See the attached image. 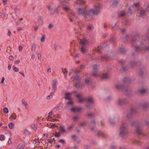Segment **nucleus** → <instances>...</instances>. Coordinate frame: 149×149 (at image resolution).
Returning a JSON list of instances; mask_svg holds the SVG:
<instances>
[{
	"instance_id": "nucleus-42",
	"label": "nucleus",
	"mask_w": 149,
	"mask_h": 149,
	"mask_svg": "<svg viewBox=\"0 0 149 149\" xmlns=\"http://www.w3.org/2000/svg\"><path fill=\"white\" fill-rule=\"evenodd\" d=\"M3 112L6 113H7L8 112V110L6 107H4L3 109Z\"/></svg>"
},
{
	"instance_id": "nucleus-26",
	"label": "nucleus",
	"mask_w": 149,
	"mask_h": 149,
	"mask_svg": "<svg viewBox=\"0 0 149 149\" xmlns=\"http://www.w3.org/2000/svg\"><path fill=\"white\" fill-rule=\"evenodd\" d=\"M60 132L62 133H63L65 132V130L64 126H61L60 127Z\"/></svg>"
},
{
	"instance_id": "nucleus-40",
	"label": "nucleus",
	"mask_w": 149,
	"mask_h": 149,
	"mask_svg": "<svg viewBox=\"0 0 149 149\" xmlns=\"http://www.w3.org/2000/svg\"><path fill=\"white\" fill-rule=\"evenodd\" d=\"M72 138L74 141H76L77 137V136L75 135H73L71 136Z\"/></svg>"
},
{
	"instance_id": "nucleus-48",
	"label": "nucleus",
	"mask_w": 149,
	"mask_h": 149,
	"mask_svg": "<svg viewBox=\"0 0 149 149\" xmlns=\"http://www.w3.org/2000/svg\"><path fill=\"white\" fill-rule=\"evenodd\" d=\"M131 66L132 67H134L136 65V63L133 61H131L130 63Z\"/></svg>"
},
{
	"instance_id": "nucleus-13",
	"label": "nucleus",
	"mask_w": 149,
	"mask_h": 149,
	"mask_svg": "<svg viewBox=\"0 0 149 149\" xmlns=\"http://www.w3.org/2000/svg\"><path fill=\"white\" fill-rule=\"evenodd\" d=\"M97 135L99 136H102V137L106 138L107 137V135L106 134H104L101 131H99L97 133Z\"/></svg>"
},
{
	"instance_id": "nucleus-27",
	"label": "nucleus",
	"mask_w": 149,
	"mask_h": 149,
	"mask_svg": "<svg viewBox=\"0 0 149 149\" xmlns=\"http://www.w3.org/2000/svg\"><path fill=\"white\" fill-rule=\"evenodd\" d=\"M86 115L89 118L94 117L95 116L94 114L93 113H87L86 114Z\"/></svg>"
},
{
	"instance_id": "nucleus-43",
	"label": "nucleus",
	"mask_w": 149,
	"mask_h": 149,
	"mask_svg": "<svg viewBox=\"0 0 149 149\" xmlns=\"http://www.w3.org/2000/svg\"><path fill=\"white\" fill-rule=\"evenodd\" d=\"M69 101L67 102V104L68 105H72L73 104V102L71 100H69Z\"/></svg>"
},
{
	"instance_id": "nucleus-20",
	"label": "nucleus",
	"mask_w": 149,
	"mask_h": 149,
	"mask_svg": "<svg viewBox=\"0 0 149 149\" xmlns=\"http://www.w3.org/2000/svg\"><path fill=\"white\" fill-rule=\"evenodd\" d=\"M25 146V143L19 144L17 148V149H23Z\"/></svg>"
},
{
	"instance_id": "nucleus-24",
	"label": "nucleus",
	"mask_w": 149,
	"mask_h": 149,
	"mask_svg": "<svg viewBox=\"0 0 149 149\" xmlns=\"http://www.w3.org/2000/svg\"><path fill=\"white\" fill-rule=\"evenodd\" d=\"M38 20L39 23L41 24H42L43 23V20L42 17L41 16H39L38 18Z\"/></svg>"
},
{
	"instance_id": "nucleus-47",
	"label": "nucleus",
	"mask_w": 149,
	"mask_h": 149,
	"mask_svg": "<svg viewBox=\"0 0 149 149\" xmlns=\"http://www.w3.org/2000/svg\"><path fill=\"white\" fill-rule=\"evenodd\" d=\"M74 108L76 112H79L81 109V108L79 107H75Z\"/></svg>"
},
{
	"instance_id": "nucleus-17",
	"label": "nucleus",
	"mask_w": 149,
	"mask_h": 149,
	"mask_svg": "<svg viewBox=\"0 0 149 149\" xmlns=\"http://www.w3.org/2000/svg\"><path fill=\"white\" fill-rule=\"evenodd\" d=\"M71 95V93H65V99H68V100L71 99L70 98V95Z\"/></svg>"
},
{
	"instance_id": "nucleus-11",
	"label": "nucleus",
	"mask_w": 149,
	"mask_h": 149,
	"mask_svg": "<svg viewBox=\"0 0 149 149\" xmlns=\"http://www.w3.org/2000/svg\"><path fill=\"white\" fill-rule=\"evenodd\" d=\"M141 107L143 109H146L148 107H149V103L148 102H144L141 105Z\"/></svg>"
},
{
	"instance_id": "nucleus-60",
	"label": "nucleus",
	"mask_w": 149,
	"mask_h": 149,
	"mask_svg": "<svg viewBox=\"0 0 149 149\" xmlns=\"http://www.w3.org/2000/svg\"><path fill=\"white\" fill-rule=\"evenodd\" d=\"M6 15L4 12H3L1 14V16L2 18H4L5 17Z\"/></svg>"
},
{
	"instance_id": "nucleus-31",
	"label": "nucleus",
	"mask_w": 149,
	"mask_h": 149,
	"mask_svg": "<svg viewBox=\"0 0 149 149\" xmlns=\"http://www.w3.org/2000/svg\"><path fill=\"white\" fill-rule=\"evenodd\" d=\"M16 117V115L15 113H13L12 114L9 118L10 119L13 118V119H15Z\"/></svg>"
},
{
	"instance_id": "nucleus-32",
	"label": "nucleus",
	"mask_w": 149,
	"mask_h": 149,
	"mask_svg": "<svg viewBox=\"0 0 149 149\" xmlns=\"http://www.w3.org/2000/svg\"><path fill=\"white\" fill-rule=\"evenodd\" d=\"M119 52L122 54H124L125 52V50L123 48H122L119 49Z\"/></svg>"
},
{
	"instance_id": "nucleus-55",
	"label": "nucleus",
	"mask_w": 149,
	"mask_h": 149,
	"mask_svg": "<svg viewBox=\"0 0 149 149\" xmlns=\"http://www.w3.org/2000/svg\"><path fill=\"white\" fill-rule=\"evenodd\" d=\"M85 100H86V98H81L79 100V102L80 103H82Z\"/></svg>"
},
{
	"instance_id": "nucleus-56",
	"label": "nucleus",
	"mask_w": 149,
	"mask_h": 149,
	"mask_svg": "<svg viewBox=\"0 0 149 149\" xmlns=\"http://www.w3.org/2000/svg\"><path fill=\"white\" fill-rule=\"evenodd\" d=\"M62 72L65 74H67L68 73V71L66 70V69H62Z\"/></svg>"
},
{
	"instance_id": "nucleus-51",
	"label": "nucleus",
	"mask_w": 149,
	"mask_h": 149,
	"mask_svg": "<svg viewBox=\"0 0 149 149\" xmlns=\"http://www.w3.org/2000/svg\"><path fill=\"white\" fill-rule=\"evenodd\" d=\"M115 40V38L114 37H111L110 40V42H113Z\"/></svg>"
},
{
	"instance_id": "nucleus-9",
	"label": "nucleus",
	"mask_w": 149,
	"mask_h": 149,
	"mask_svg": "<svg viewBox=\"0 0 149 149\" xmlns=\"http://www.w3.org/2000/svg\"><path fill=\"white\" fill-rule=\"evenodd\" d=\"M137 134L139 135H142L144 136V134L142 132V130L141 128L139 126H137L136 127L135 130Z\"/></svg>"
},
{
	"instance_id": "nucleus-12",
	"label": "nucleus",
	"mask_w": 149,
	"mask_h": 149,
	"mask_svg": "<svg viewBox=\"0 0 149 149\" xmlns=\"http://www.w3.org/2000/svg\"><path fill=\"white\" fill-rule=\"evenodd\" d=\"M81 51L83 53H86L88 52V49L86 46H81Z\"/></svg>"
},
{
	"instance_id": "nucleus-54",
	"label": "nucleus",
	"mask_w": 149,
	"mask_h": 149,
	"mask_svg": "<svg viewBox=\"0 0 149 149\" xmlns=\"http://www.w3.org/2000/svg\"><path fill=\"white\" fill-rule=\"evenodd\" d=\"M61 3L62 4L67 3V2L66 0H59Z\"/></svg>"
},
{
	"instance_id": "nucleus-4",
	"label": "nucleus",
	"mask_w": 149,
	"mask_h": 149,
	"mask_svg": "<svg viewBox=\"0 0 149 149\" xmlns=\"http://www.w3.org/2000/svg\"><path fill=\"white\" fill-rule=\"evenodd\" d=\"M86 100L87 102L86 105V108H88L91 106L92 104L94 103V101L93 98L92 97H89L86 98Z\"/></svg>"
},
{
	"instance_id": "nucleus-15",
	"label": "nucleus",
	"mask_w": 149,
	"mask_h": 149,
	"mask_svg": "<svg viewBox=\"0 0 149 149\" xmlns=\"http://www.w3.org/2000/svg\"><path fill=\"white\" fill-rule=\"evenodd\" d=\"M148 89L147 88L143 89L138 91V92L141 94H143L148 92Z\"/></svg>"
},
{
	"instance_id": "nucleus-35",
	"label": "nucleus",
	"mask_w": 149,
	"mask_h": 149,
	"mask_svg": "<svg viewBox=\"0 0 149 149\" xmlns=\"http://www.w3.org/2000/svg\"><path fill=\"white\" fill-rule=\"evenodd\" d=\"M93 27L92 25H88L87 26V29L89 31H91Z\"/></svg>"
},
{
	"instance_id": "nucleus-46",
	"label": "nucleus",
	"mask_w": 149,
	"mask_h": 149,
	"mask_svg": "<svg viewBox=\"0 0 149 149\" xmlns=\"http://www.w3.org/2000/svg\"><path fill=\"white\" fill-rule=\"evenodd\" d=\"M61 136L59 132H56L55 133L54 136L56 137H58Z\"/></svg>"
},
{
	"instance_id": "nucleus-25",
	"label": "nucleus",
	"mask_w": 149,
	"mask_h": 149,
	"mask_svg": "<svg viewBox=\"0 0 149 149\" xmlns=\"http://www.w3.org/2000/svg\"><path fill=\"white\" fill-rule=\"evenodd\" d=\"M109 58V56H102L101 57V59L103 61L107 60Z\"/></svg>"
},
{
	"instance_id": "nucleus-21",
	"label": "nucleus",
	"mask_w": 149,
	"mask_h": 149,
	"mask_svg": "<svg viewBox=\"0 0 149 149\" xmlns=\"http://www.w3.org/2000/svg\"><path fill=\"white\" fill-rule=\"evenodd\" d=\"M76 3L77 4L80 5H83L85 3V2L82 0H77Z\"/></svg>"
},
{
	"instance_id": "nucleus-62",
	"label": "nucleus",
	"mask_w": 149,
	"mask_h": 149,
	"mask_svg": "<svg viewBox=\"0 0 149 149\" xmlns=\"http://www.w3.org/2000/svg\"><path fill=\"white\" fill-rule=\"evenodd\" d=\"M13 70L15 72H18L19 71V68L17 67H14Z\"/></svg>"
},
{
	"instance_id": "nucleus-37",
	"label": "nucleus",
	"mask_w": 149,
	"mask_h": 149,
	"mask_svg": "<svg viewBox=\"0 0 149 149\" xmlns=\"http://www.w3.org/2000/svg\"><path fill=\"white\" fill-rule=\"evenodd\" d=\"M9 127L11 129H12L14 127V125L13 123H10L8 125Z\"/></svg>"
},
{
	"instance_id": "nucleus-29",
	"label": "nucleus",
	"mask_w": 149,
	"mask_h": 149,
	"mask_svg": "<svg viewBox=\"0 0 149 149\" xmlns=\"http://www.w3.org/2000/svg\"><path fill=\"white\" fill-rule=\"evenodd\" d=\"M54 93H51L49 95L47 96V100H49L51 98H52V96L54 95Z\"/></svg>"
},
{
	"instance_id": "nucleus-33",
	"label": "nucleus",
	"mask_w": 149,
	"mask_h": 149,
	"mask_svg": "<svg viewBox=\"0 0 149 149\" xmlns=\"http://www.w3.org/2000/svg\"><path fill=\"white\" fill-rule=\"evenodd\" d=\"M123 81L125 82L130 83V79L127 78H125L123 79Z\"/></svg>"
},
{
	"instance_id": "nucleus-30",
	"label": "nucleus",
	"mask_w": 149,
	"mask_h": 149,
	"mask_svg": "<svg viewBox=\"0 0 149 149\" xmlns=\"http://www.w3.org/2000/svg\"><path fill=\"white\" fill-rule=\"evenodd\" d=\"M31 126L33 130H36L37 129V125L33 124L31 125Z\"/></svg>"
},
{
	"instance_id": "nucleus-49",
	"label": "nucleus",
	"mask_w": 149,
	"mask_h": 149,
	"mask_svg": "<svg viewBox=\"0 0 149 149\" xmlns=\"http://www.w3.org/2000/svg\"><path fill=\"white\" fill-rule=\"evenodd\" d=\"M45 36L44 35H42V38L41 39V41L42 42H43L45 41Z\"/></svg>"
},
{
	"instance_id": "nucleus-64",
	"label": "nucleus",
	"mask_w": 149,
	"mask_h": 149,
	"mask_svg": "<svg viewBox=\"0 0 149 149\" xmlns=\"http://www.w3.org/2000/svg\"><path fill=\"white\" fill-rule=\"evenodd\" d=\"M102 49V47L101 46H98L97 50L98 52H100L101 50Z\"/></svg>"
},
{
	"instance_id": "nucleus-61",
	"label": "nucleus",
	"mask_w": 149,
	"mask_h": 149,
	"mask_svg": "<svg viewBox=\"0 0 149 149\" xmlns=\"http://www.w3.org/2000/svg\"><path fill=\"white\" fill-rule=\"evenodd\" d=\"M24 133L25 134H28L29 133V131L27 129H25L24 130Z\"/></svg>"
},
{
	"instance_id": "nucleus-57",
	"label": "nucleus",
	"mask_w": 149,
	"mask_h": 149,
	"mask_svg": "<svg viewBox=\"0 0 149 149\" xmlns=\"http://www.w3.org/2000/svg\"><path fill=\"white\" fill-rule=\"evenodd\" d=\"M73 119L74 121H76L78 119V117L77 116H75L73 117Z\"/></svg>"
},
{
	"instance_id": "nucleus-23",
	"label": "nucleus",
	"mask_w": 149,
	"mask_h": 149,
	"mask_svg": "<svg viewBox=\"0 0 149 149\" xmlns=\"http://www.w3.org/2000/svg\"><path fill=\"white\" fill-rule=\"evenodd\" d=\"M63 9L66 12H68L71 10L70 7L68 6L63 7Z\"/></svg>"
},
{
	"instance_id": "nucleus-36",
	"label": "nucleus",
	"mask_w": 149,
	"mask_h": 149,
	"mask_svg": "<svg viewBox=\"0 0 149 149\" xmlns=\"http://www.w3.org/2000/svg\"><path fill=\"white\" fill-rule=\"evenodd\" d=\"M118 3L119 2L118 1H114L112 3V5L114 6H115L118 4Z\"/></svg>"
},
{
	"instance_id": "nucleus-52",
	"label": "nucleus",
	"mask_w": 149,
	"mask_h": 149,
	"mask_svg": "<svg viewBox=\"0 0 149 149\" xmlns=\"http://www.w3.org/2000/svg\"><path fill=\"white\" fill-rule=\"evenodd\" d=\"M4 139V136L3 135H1L0 136V140L3 141Z\"/></svg>"
},
{
	"instance_id": "nucleus-34",
	"label": "nucleus",
	"mask_w": 149,
	"mask_h": 149,
	"mask_svg": "<svg viewBox=\"0 0 149 149\" xmlns=\"http://www.w3.org/2000/svg\"><path fill=\"white\" fill-rule=\"evenodd\" d=\"M36 46L35 45H33L31 47V51L33 52H35L36 51Z\"/></svg>"
},
{
	"instance_id": "nucleus-3",
	"label": "nucleus",
	"mask_w": 149,
	"mask_h": 149,
	"mask_svg": "<svg viewBox=\"0 0 149 149\" xmlns=\"http://www.w3.org/2000/svg\"><path fill=\"white\" fill-rule=\"evenodd\" d=\"M116 88L117 90H122L124 91L126 95L128 94V93L130 91L127 88H125L123 85L118 84L116 85Z\"/></svg>"
},
{
	"instance_id": "nucleus-18",
	"label": "nucleus",
	"mask_w": 149,
	"mask_h": 149,
	"mask_svg": "<svg viewBox=\"0 0 149 149\" xmlns=\"http://www.w3.org/2000/svg\"><path fill=\"white\" fill-rule=\"evenodd\" d=\"M69 17L74 18L76 17L75 13L73 11H71L68 15Z\"/></svg>"
},
{
	"instance_id": "nucleus-2",
	"label": "nucleus",
	"mask_w": 149,
	"mask_h": 149,
	"mask_svg": "<svg viewBox=\"0 0 149 149\" xmlns=\"http://www.w3.org/2000/svg\"><path fill=\"white\" fill-rule=\"evenodd\" d=\"M127 124L125 123H123L120 128L119 136L121 137H124L128 134L127 129Z\"/></svg>"
},
{
	"instance_id": "nucleus-14",
	"label": "nucleus",
	"mask_w": 149,
	"mask_h": 149,
	"mask_svg": "<svg viewBox=\"0 0 149 149\" xmlns=\"http://www.w3.org/2000/svg\"><path fill=\"white\" fill-rule=\"evenodd\" d=\"M83 84H81L79 81H78V82H77L75 84V86L78 88H81L83 87Z\"/></svg>"
},
{
	"instance_id": "nucleus-28",
	"label": "nucleus",
	"mask_w": 149,
	"mask_h": 149,
	"mask_svg": "<svg viewBox=\"0 0 149 149\" xmlns=\"http://www.w3.org/2000/svg\"><path fill=\"white\" fill-rule=\"evenodd\" d=\"M22 104H24V106L27 108V107L28 106V104L26 101H25L24 99H23L22 100Z\"/></svg>"
},
{
	"instance_id": "nucleus-59",
	"label": "nucleus",
	"mask_w": 149,
	"mask_h": 149,
	"mask_svg": "<svg viewBox=\"0 0 149 149\" xmlns=\"http://www.w3.org/2000/svg\"><path fill=\"white\" fill-rule=\"evenodd\" d=\"M143 74V70H142L141 69H140V71L139 72V75L141 76Z\"/></svg>"
},
{
	"instance_id": "nucleus-45",
	"label": "nucleus",
	"mask_w": 149,
	"mask_h": 149,
	"mask_svg": "<svg viewBox=\"0 0 149 149\" xmlns=\"http://www.w3.org/2000/svg\"><path fill=\"white\" fill-rule=\"evenodd\" d=\"M125 15V13L124 12L121 13L119 15V17H123Z\"/></svg>"
},
{
	"instance_id": "nucleus-63",
	"label": "nucleus",
	"mask_w": 149,
	"mask_h": 149,
	"mask_svg": "<svg viewBox=\"0 0 149 149\" xmlns=\"http://www.w3.org/2000/svg\"><path fill=\"white\" fill-rule=\"evenodd\" d=\"M19 51H21L23 49V47L21 45H19Z\"/></svg>"
},
{
	"instance_id": "nucleus-50",
	"label": "nucleus",
	"mask_w": 149,
	"mask_h": 149,
	"mask_svg": "<svg viewBox=\"0 0 149 149\" xmlns=\"http://www.w3.org/2000/svg\"><path fill=\"white\" fill-rule=\"evenodd\" d=\"M90 81L89 79H87L85 80V83L86 84H88L90 83Z\"/></svg>"
},
{
	"instance_id": "nucleus-44",
	"label": "nucleus",
	"mask_w": 149,
	"mask_h": 149,
	"mask_svg": "<svg viewBox=\"0 0 149 149\" xmlns=\"http://www.w3.org/2000/svg\"><path fill=\"white\" fill-rule=\"evenodd\" d=\"M86 124V122H81L80 123L79 127H82L84 125Z\"/></svg>"
},
{
	"instance_id": "nucleus-10",
	"label": "nucleus",
	"mask_w": 149,
	"mask_h": 149,
	"mask_svg": "<svg viewBox=\"0 0 149 149\" xmlns=\"http://www.w3.org/2000/svg\"><path fill=\"white\" fill-rule=\"evenodd\" d=\"M57 81L56 79L52 81V85L54 91H56L57 90Z\"/></svg>"
},
{
	"instance_id": "nucleus-1",
	"label": "nucleus",
	"mask_w": 149,
	"mask_h": 149,
	"mask_svg": "<svg viewBox=\"0 0 149 149\" xmlns=\"http://www.w3.org/2000/svg\"><path fill=\"white\" fill-rule=\"evenodd\" d=\"M101 10V5L98 4L95 6L94 10L91 9L88 11H86L85 9L79 8L77 9V13L79 15L84 16L85 19L88 18L91 19V16L97 15L99 13Z\"/></svg>"
},
{
	"instance_id": "nucleus-8",
	"label": "nucleus",
	"mask_w": 149,
	"mask_h": 149,
	"mask_svg": "<svg viewBox=\"0 0 149 149\" xmlns=\"http://www.w3.org/2000/svg\"><path fill=\"white\" fill-rule=\"evenodd\" d=\"M128 101L127 100L125 99H119L118 101V104L119 105H122L124 104H126L128 103Z\"/></svg>"
},
{
	"instance_id": "nucleus-19",
	"label": "nucleus",
	"mask_w": 149,
	"mask_h": 149,
	"mask_svg": "<svg viewBox=\"0 0 149 149\" xmlns=\"http://www.w3.org/2000/svg\"><path fill=\"white\" fill-rule=\"evenodd\" d=\"M146 11L144 10H141L140 12L139 16L142 17L145 16V15Z\"/></svg>"
},
{
	"instance_id": "nucleus-38",
	"label": "nucleus",
	"mask_w": 149,
	"mask_h": 149,
	"mask_svg": "<svg viewBox=\"0 0 149 149\" xmlns=\"http://www.w3.org/2000/svg\"><path fill=\"white\" fill-rule=\"evenodd\" d=\"M54 24L52 23L50 24L48 26V28L50 30L54 27Z\"/></svg>"
},
{
	"instance_id": "nucleus-41",
	"label": "nucleus",
	"mask_w": 149,
	"mask_h": 149,
	"mask_svg": "<svg viewBox=\"0 0 149 149\" xmlns=\"http://www.w3.org/2000/svg\"><path fill=\"white\" fill-rule=\"evenodd\" d=\"M50 11V15H53L55 13V11L53 10V9L52 8L49 10Z\"/></svg>"
},
{
	"instance_id": "nucleus-7",
	"label": "nucleus",
	"mask_w": 149,
	"mask_h": 149,
	"mask_svg": "<svg viewBox=\"0 0 149 149\" xmlns=\"http://www.w3.org/2000/svg\"><path fill=\"white\" fill-rule=\"evenodd\" d=\"M89 42V41L85 38L80 40V42L81 46H86Z\"/></svg>"
},
{
	"instance_id": "nucleus-39",
	"label": "nucleus",
	"mask_w": 149,
	"mask_h": 149,
	"mask_svg": "<svg viewBox=\"0 0 149 149\" xmlns=\"http://www.w3.org/2000/svg\"><path fill=\"white\" fill-rule=\"evenodd\" d=\"M135 51L136 52H138L141 50V49L140 47L138 46H135Z\"/></svg>"
},
{
	"instance_id": "nucleus-22",
	"label": "nucleus",
	"mask_w": 149,
	"mask_h": 149,
	"mask_svg": "<svg viewBox=\"0 0 149 149\" xmlns=\"http://www.w3.org/2000/svg\"><path fill=\"white\" fill-rule=\"evenodd\" d=\"M109 75L106 73H103L102 74V78L103 79H107L109 78Z\"/></svg>"
},
{
	"instance_id": "nucleus-16",
	"label": "nucleus",
	"mask_w": 149,
	"mask_h": 149,
	"mask_svg": "<svg viewBox=\"0 0 149 149\" xmlns=\"http://www.w3.org/2000/svg\"><path fill=\"white\" fill-rule=\"evenodd\" d=\"M54 11L55 12H56L58 15L60 13V8L59 5L56 7Z\"/></svg>"
},
{
	"instance_id": "nucleus-6",
	"label": "nucleus",
	"mask_w": 149,
	"mask_h": 149,
	"mask_svg": "<svg viewBox=\"0 0 149 149\" xmlns=\"http://www.w3.org/2000/svg\"><path fill=\"white\" fill-rule=\"evenodd\" d=\"M136 111L135 109H132L130 111H129L126 115V117L127 119L130 118L134 113Z\"/></svg>"
},
{
	"instance_id": "nucleus-5",
	"label": "nucleus",
	"mask_w": 149,
	"mask_h": 149,
	"mask_svg": "<svg viewBox=\"0 0 149 149\" xmlns=\"http://www.w3.org/2000/svg\"><path fill=\"white\" fill-rule=\"evenodd\" d=\"M93 70L92 71V74L93 76L96 77L97 76L98 67L97 65H93Z\"/></svg>"
},
{
	"instance_id": "nucleus-53",
	"label": "nucleus",
	"mask_w": 149,
	"mask_h": 149,
	"mask_svg": "<svg viewBox=\"0 0 149 149\" xmlns=\"http://www.w3.org/2000/svg\"><path fill=\"white\" fill-rule=\"evenodd\" d=\"M96 123L95 121L94 120H92L91 121V125H95Z\"/></svg>"
},
{
	"instance_id": "nucleus-58",
	"label": "nucleus",
	"mask_w": 149,
	"mask_h": 149,
	"mask_svg": "<svg viewBox=\"0 0 149 149\" xmlns=\"http://www.w3.org/2000/svg\"><path fill=\"white\" fill-rule=\"evenodd\" d=\"M79 75H76L74 77V79L76 80H78L79 79Z\"/></svg>"
}]
</instances>
